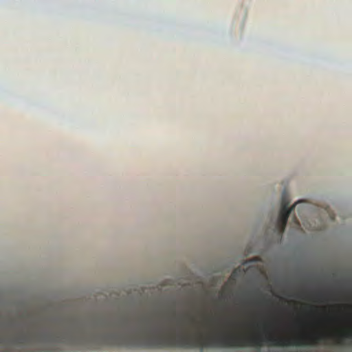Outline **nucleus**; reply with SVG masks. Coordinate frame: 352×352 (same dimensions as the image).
Wrapping results in <instances>:
<instances>
[{
  "label": "nucleus",
  "mask_w": 352,
  "mask_h": 352,
  "mask_svg": "<svg viewBox=\"0 0 352 352\" xmlns=\"http://www.w3.org/2000/svg\"><path fill=\"white\" fill-rule=\"evenodd\" d=\"M190 322H195V320H190ZM192 324H195V322H191Z\"/></svg>",
  "instance_id": "1a4fd4ad"
},
{
  "label": "nucleus",
  "mask_w": 352,
  "mask_h": 352,
  "mask_svg": "<svg viewBox=\"0 0 352 352\" xmlns=\"http://www.w3.org/2000/svg\"><path fill=\"white\" fill-rule=\"evenodd\" d=\"M352 338V331H349L344 333L340 335L337 338V343L339 344H344V340L345 338Z\"/></svg>",
  "instance_id": "7ed1b4c3"
},
{
  "label": "nucleus",
  "mask_w": 352,
  "mask_h": 352,
  "mask_svg": "<svg viewBox=\"0 0 352 352\" xmlns=\"http://www.w3.org/2000/svg\"><path fill=\"white\" fill-rule=\"evenodd\" d=\"M235 276H236V270H234V271L232 273L230 278H231V279H234Z\"/></svg>",
  "instance_id": "423d86ee"
},
{
  "label": "nucleus",
  "mask_w": 352,
  "mask_h": 352,
  "mask_svg": "<svg viewBox=\"0 0 352 352\" xmlns=\"http://www.w3.org/2000/svg\"><path fill=\"white\" fill-rule=\"evenodd\" d=\"M102 326H108L109 324L107 322H102Z\"/></svg>",
  "instance_id": "0eeeda50"
},
{
  "label": "nucleus",
  "mask_w": 352,
  "mask_h": 352,
  "mask_svg": "<svg viewBox=\"0 0 352 352\" xmlns=\"http://www.w3.org/2000/svg\"><path fill=\"white\" fill-rule=\"evenodd\" d=\"M165 331L155 333H100L92 337L99 346L124 347L128 349H204L237 348L254 346H295V337L277 336L271 333L244 336L239 334L223 333L192 337L187 333L186 322L176 320L166 323Z\"/></svg>",
  "instance_id": "f257e3e1"
},
{
  "label": "nucleus",
  "mask_w": 352,
  "mask_h": 352,
  "mask_svg": "<svg viewBox=\"0 0 352 352\" xmlns=\"http://www.w3.org/2000/svg\"><path fill=\"white\" fill-rule=\"evenodd\" d=\"M314 297L316 300L323 302L327 300V294L319 292L314 294Z\"/></svg>",
  "instance_id": "20e7f679"
},
{
  "label": "nucleus",
  "mask_w": 352,
  "mask_h": 352,
  "mask_svg": "<svg viewBox=\"0 0 352 352\" xmlns=\"http://www.w3.org/2000/svg\"><path fill=\"white\" fill-rule=\"evenodd\" d=\"M143 323H144V324H148V322H147V320H143Z\"/></svg>",
  "instance_id": "6e6552de"
},
{
  "label": "nucleus",
  "mask_w": 352,
  "mask_h": 352,
  "mask_svg": "<svg viewBox=\"0 0 352 352\" xmlns=\"http://www.w3.org/2000/svg\"><path fill=\"white\" fill-rule=\"evenodd\" d=\"M294 222L296 225L297 227H299L300 226V223L299 221H298L297 218L296 217H294Z\"/></svg>",
  "instance_id": "39448f33"
},
{
  "label": "nucleus",
  "mask_w": 352,
  "mask_h": 352,
  "mask_svg": "<svg viewBox=\"0 0 352 352\" xmlns=\"http://www.w3.org/2000/svg\"><path fill=\"white\" fill-rule=\"evenodd\" d=\"M299 203L300 202L296 203L291 208H289V205L290 204L289 195L286 191L283 192L281 208L277 221V228L280 234H283L285 231L290 213L296 207H297Z\"/></svg>",
  "instance_id": "f03ea898"
},
{
  "label": "nucleus",
  "mask_w": 352,
  "mask_h": 352,
  "mask_svg": "<svg viewBox=\"0 0 352 352\" xmlns=\"http://www.w3.org/2000/svg\"><path fill=\"white\" fill-rule=\"evenodd\" d=\"M264 327H265V330H266V329H267V327H268V326H267V325H265Z\"/></svg>",
  "instance_id": "9d476101"
}]
</instances>
